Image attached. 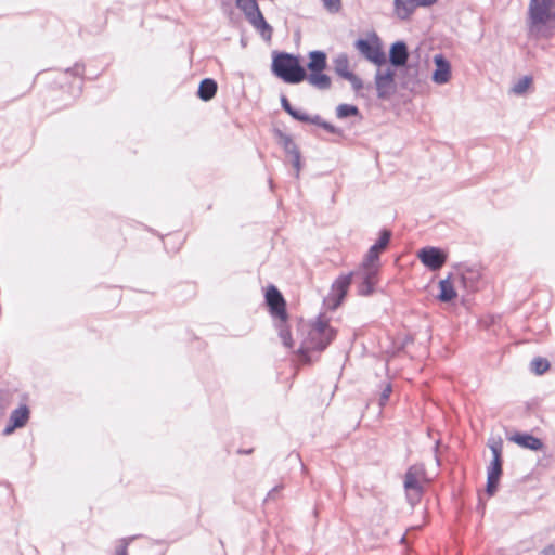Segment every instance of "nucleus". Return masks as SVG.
Here are the masks:
<instances>
[{
	"mask_svg": "<svg viewBox=\"0 0 555 555\" xmlns=\"http://www.w3.org/2000/svg\"><path fill=\"white\" fill-rule=\"evenodd\" d=\"M360 111L356 105L352 104H339L336 107V116L339 119H345L350 116H359Z\"/></svg>",
	"mask_w": 555,
	"mask_h": 555,
	"instance_id": "cd10ccee",
	"label": "nucleus"
},
{
	"mask_svg": "<svg viewBox=\"0 0 555 555\" xmlns=\"http://www.w3.org/2000/svg\"><path fill=\"white\" fill-rule=\"evenodd\" d=\"M390 237H391V232L389 230H382L380 231V234H379V237L378 240L375 242V244H373L362 264L364 266H378L379 267V254L386 249V247L388 246L389 242H390Z\"/></svg>",
	"mask_w": 555,
	"mask_h": 555,
	"instance_id": "9b49d317",
	"label": "nucleus"
},
{
	"mask_svg": "<svg viewBox=\"0 0 555 555\" xmlns=\"http://www.w3.org/2000/svg\"><path fill=\"white\" fill-rule=\"evenodd\" d=\"M135 539V537L124 538L120 540V544L116 547V555H128L127 550L129 544Z\"/></svg>",
	"mask_w": 555,
	"mask_h": 555,
	"instance_id": "473e14b6",
	"label": "nucleus"
},
{
	"mask_svg": "<svg viewBox=\"0 0 555 555\" xmlns=\"http://www.w3.org/2000/svg\"><path fill=\"white\" fill-rule=\"evenodd\" d=\"M357 50L370 62L382 66L386 63L385 53L382 51L377 41L359 38L354 42Z\"/></svg>",
	"mask_w": 555,
	"mask_h": 555,
	"instance_id": "6e6552de",
	"label": "nucleus"
},
{
	"mask_svg": "<svg viewBox=\"0 0 555 555\" xmlns=\"http://www.w3.org/2000/svg\"><path fill=\"white\" fill-rule=\"evenodd\" d=\"M417 257L431 271L439 270L447 261V255L438 247H424L418 250Z\"/></svg>",
	"mask_w": 555,
	"mask_h": 555,
	"instance_id": "9d476101",
	"label": "nucleus"
},
{
	"mask_svg": "<svg viewBox=\"0 0 555 555\" xmlns=\"http://www.w3.org/2000/svg\"><path fill=\"white\" fill-rule=\"evenodd\" d=\"M492 452V460L487 467V486L486 492L492 496L499 486L502 476V441H494L489 444Z\"/></svg>",
	"mask_w": 555,
	"mask_h": 555,
	"instance_id": "20e7f679",
	"label": "nucleus"
},
{
	"mask_svg": "<svg viewBox=\"0 0 555 555\" xmlns=\"http://www.w3.org/2000/svg\"><path fill=\"white\" fill-rule=\"evenodd\" d=\"M334 68L338 76L346 78L352 72L349 70V60L347 54L341 53L334 60Z\"/></svg>",
	"mask_w": 555,
	"mask_h": 555,
	"instance_id": "a878e982",
	"label": "nucleus"
},
{
	"mask_svg": "<svg viewBox=\"0 0 555 555\" xmlns=\"http://www.w3.org/2000/svg\"><path fill=\"white\" fill-rule=\"evenodd\" d=\"M509 440L516 444L532 451H539L543 448V441L528 433H515Z\"/></svg>",
	"mask_w": 555,
	"mask_h": 555,
	"instance_id": "dca6fc26",
	"label": "nucleus"
},
{
	"mask_svg": "<svg viewBox=\"0 0 555 555\" xmlns=\"http://www.w3.org/2000/svg\"><path fill=\"white\" fill-rule=\"evenodd\" d=\"M305 122L317 125V126L323 128L324 130H326L327 132L333 133V134H340L341 133L340 129H338L334 125L323 120L320 115H313V116L309 115L308 116V120H306Z\"/></svg>",
	"mask_w": 555,
	"mask_h": 555,
	"instance_id": "bb28decb",
	"label": "nucleus"
},
{
	"mask_svg": "<svg viewBox=\"0 0 555 555\" xmlns=\"http://www.w3.org/2000/svg\"><path fill=\"white\" fill-rule=\"evenodd\" d=\"M307 81L319 90H327L331 88V77L323 72H312L309 75L306 74Z\"/></svg>",
	"mask_w": 555,
	"mask_h": 555,
	"instance_id": "412c9836",
	"label": "nucleus"
},
{
	"mask_svg": "<svg viewBox=\"0 0 555 555\" xmlns=\"http://www.w3.org/2000/svg\"><path fill=\"white\" fill-rule=\"evenodd\" d=\"M531 81H532L531 77L525 76V77L518 79L514 83V86L512 87V91L515 94H522L528 89V87L530 86Z\"/></svg>",
	"mask_w": 555,
	"mask_h": 555,
	"instance_id": "7c9ffc66",
	"label": "nucleus"
},
{
	"mask_svg": "<svg viewBox=\"0 0 555 555\" xmlns=\"http://www.w3.org/2000/svg\"><path fill=\"white\" fill-rule=\"evenodd\" d=\"M278 328H279V336H280L283 345L287 348H292L293 339H292L291 331L286 326V322L279 321Z\"/></svg>",
	"mask_w": 555,
	"mask_h": 555,
	"instance_id": "c756f323",
	"label": "nucleus"
},
{
	"mask_svg": "<svg viewBox=\"0 0 555 555\" xmlns=\"http://www.w3.org/2000/svg\"><path fill=\"white\" fill-rule=\"evenodd\" d=\"M378 266H364L360 270L353 271V278H360L361 282L358 285V294L361 296H369L374 292V286L377 282Z\"/></svg>",
	"mask_w": 555,
	"mask_h": 555,
	"instance_id": "0eeeda50",
	"label": "nucleus"
},
{
	"mask_svg": "<svg viewBox=\"0 0 555 555\" xmlns=\"http://www.w3.org/2000/svg\"><path fill=\"white\" fill-rule=\"evenodd\" d=\"M439 294L437 298L441 302H450L452 299L456 297V291L450 281V279H444L439 282Z\"/></svg>",
	"mask_w": 555,
	"mask_h": 555,
	"instance_id": "4be33fe9",
	"label": "nucleus"
},
{
	"mask_svg": "<svg viewBox=\"0 0 555 555\" xmlns=\"http://www.w3.org/2000/svg\"><path fill=\"white\" fill-rule=\"evenodd\" d=\"M279 490H280V487H274V488H272V489L269 491V493H268V495H267L266 500L268 501V500L273 499V498H274V494H275Z\"/></svg>",
	"mask_w": 555,
	"mask_h": 555,
	"instance_id": "e433bc0d",
	"label": "nucleus"
},
{
	"mask_svg": "<svg viewBox=\"0 0 555 555\" xmlns=\"http://www.w3.org/2000/svg\"><path fill=\"white\" fill-rule=\"evenodd\" d=\"M65 73L72 76L82 77L85 73V66L83 64L76 63L73 67L66 68Z\"/></svg>",
	"mask_w": 555,
	"mask_h": 555,
	"instance_id": "c9c22d12",
	"label": "nucleus"
},
{
	"mask_svg": "<svg viewBox=\"0 0 555 555\" xmlns=\"http://www.w3.org/2000/svg\"><path fill=\"white\" fill-rule=\"evenodd\" d=\"M29 417V410L26 405H21L13 410L10 415V425L5 427L4 434L12 433L15 428L23 427Z\"/></svg>",
	"mask_w": 555,
	"mask_h": 555,
	"instance_id": "f3484780",
	"label": "nucleus"
},
{
	"mask_svg": "<svg viewBox=\"0 0 555 555\" xmlns=\"http://www.w3.org/2000/svg\"><path fill=\"white\" fill-rule=\"evenodd\" d=\"M404 488L406 490H413L416 494L421 493L422 487L417 479L416 468L410 467L404 476Z\"/></svg>",
	"mask_w": 555,
	"mask_h": 555,
	"instance_id": "393cba45",
	"label": "nucleus"
},
{
	"mask_svg": "<svg viewBox=\"0 0 555 555\" xmlns=\"http://www.w3.org/2000/svg\"><path fill=\"white\" fill-rule=\"evenodd\" d=\"M346 80H348L351 86H352V89L358 92L360 91L362 88H363V81L360 77H358L356 74L351 73L349 74L346 78Z\"/></svg>",
	"mask_w": 555,
	"mask_h": 555,
	"instance_id": "72a5a7b5",
	"label": "nucleus"
},
{
	"mask_svg": "<svg viewBox=\"0 0 555 555\" xmlns=\"http://www.w3.org/2000/svg\"><path fill=\"white\" fill-rule=\"evenodd\" d=\"M395 70L390 67L377 69L375 74V87L377 91V98L385 100L388 99L395 90Z\"/></svg>",
	"mask_w": 555,
	"mask_h": 555,
	"instance_id": "1a4fd4ad",
	"label": "nucleus"
},
{
	"mask_svg": "<svg viewBox=\"0 0 555 555\" xmlns=\"http://www.w3.org/2000/svg\"><path fill=\"white\" fill-rule=\"evenodd\" d=\"M217 89V82L212 78H205L198 86L197 95L201 100L207 102L216 95Z\"/></svg>",
	"mask_w": 555,
	"mask_h": 555,
	"instance_id": "6ab92c4d",
	"label": "nucleus"
},
{
	"mask_svg": "<svg viewBox=\"0 0 555 555\" xmlns=\"http://www.w3.org/2000/svg\"><path fill=\"white\" fill-rule=\"evenodd\" d=\"M354 272H349L347 274L339 275L332 284V291L337 298V304H339L347 294V291L351 284Z\"/></svg>",
	"mask_w": 555,
	"mask_h": 555,
	"instance_id": "a211bd4d",
	"label": "nucleus"
},
{
	"mask_svg": "<svg viewBox=\"0 0 555 555\" xmlns=\"http://www.w3.org/2000/svg\"><path fill=\"white\" fill-rule=\"evenodd\" d=\"M479 273L475 270L468 269L461 273L460 280L465 289L468 292H475L478 287Z\"/></svg>",
	"mask_w": 555,
	"mask_h": 555,
	"instance_id": "5701e85b",
	"label": "nucleus"
},
{
	"mask_svg": "<svg viewBox=\"0 0 555 555\" xmlns=\"http://www.w3.org/2000/svg\"><path fill=\"white\" fill-rule=\"evenodd\" d=\"M236 7L243 11L249 24L257 29L263 39L270 40L273 28L263 17L256 0H235Z\"/></svg>",
	"mask_w": 555,
	"mask_h": 555,
	"instance_id": "7ed1b4c3",
	"label": "nucleus"
},
{
	"mask_svg": "<svg viewBox=\"0 0 555 555\" xmlns=\"http://www.w3.org/2000/svg\"><path fill=\"white\" fill-rule=\"evenodd\" d=\"M555 16V0H531L529 5L530 34L540 24L547 23Z\"/></svg>",
	"mask_w": 555,
	"mask_h": 555,
	"instance_id": "39448f33",
	"label": "nucleus"
},
{
	"mask_svg": "<svg viewBox=\"0 0 555 555\" xmlns=\"http://www.w3.org/2000/svg\"><path fill=\"white\" fill-rule=\"evenodd\" d=\"M530 369L537 375H542L550 369V362L545 358L537 357L531 361Z\"/></svg>",
	"mask_w": 555,
	"mask_h": 555,
	"instance_id": "c85d7f7f",
	"label": "nucleus"
},
{
	"mask_svg": "<svg viewBox=\"0 0 555 555\" xmlns=\"http://www.w3.org/2000/svg\"><path fill=\"white\" fill-rule=\"evenodd\" d=\"M272 73L286 83L296 85L306 79V69L299 57L287 52H275L272 60Z\"/></svg>",
	"mask_w": 555,
	"mask_h": 555,
	"instance_id": "f257e3e1",
	"label": "nucleus"
},
{
	"mask_svg": "<svg viewBox=\"0 0 555 555\" xmlns=\"http://www.w3.org/2000/svg\"><path fill=\"white\" fill-rule=\"evenodd\" d=\"M437 0H395V12L397 16L404 21L408 20L413 12L420 7H429Z\"/></svg>",
	"mask_w": 555,
	"mask_h": 555,
	"instance_id": "f8f14e48",
	"label": "nucleus"
},
{
	"mask_svg": "<svg viewBox=\"0 0 555 555\" xmlns=\"http://www.w3.org/2000/svg\"><path fill=\"white\" fill-rule=\"evenodd\" d=\"M281 106L295 120L302 122L308 120L309 115L302 111L294 108L285 95H281Z\"/></svg>",
	"mask_w": 555,
	"mask_h": 555,
	"instance_id": "b1692460",
	"label": "nucleus"
},
{
	"mask_svg": "<svg viewBox=\"0 0 555 555\" xmlns=\"http://www.w3.org/2000/svg\"><path fill=\"white\" fill-rule=\"evenodd\" d=\"M307 67L310 73L323 72L326 68V54L320 50L311 51L309 53V62Z\"/></svg>",
	"mask_w": 555,
	"mask_h": 555,
	"instance_id": "aec40b11",
	"label": "nucleus"
},
{
	"mask_svg": "<svg viewBox=\"0 0 555 555\" xmlns=\"http://www.w3.org/2000/svg\"><path fill=\"white\" fill-rule=\"evenodd\" d=\"M241 453L249 454L251 450L240 451Z\"/></svg>",
	"mask_w": 555,
	"mask_h": 555,
	"instance_id": "4c0bfd02",
	"label": "nucleus"
},
{
	"mask_svg": "<svg viewBox=\"0 0 555 555\" xmlns=\"http://www.w3.org/2000/svg\"><path fill=\"white\" fill-rule=\"evenodd\" d=\"M278 138L280 139V144L283 146L284 151L292 156V164L296 170L295 176L298 178L300 171V152L297 145L294 143L292 137L282 132L281 130L275 131Z\"/></svg>",
	"mask_w": 555,
	"mask_h": 555,
	"instance_id": "ddd939ff",
	"label": "nucleus"
},
{
	"mask_svg": "<svg viewBox=\"0 0 555 555\" xmlns=\"http://www.w3.org/2000/svg\"><path fill=\"white\" fill-rule=\"evenodd\" d=\"M434 63L436 65V69L431 76L433 81L437 85L447 83L451 78L450 62L442 54H436L434 56Z\"/></svg>",
	"mask_w": 555,
	"mask_h": 555,
	"instance_id": "4468645a",
	"label": "nucleus"
},
{
	"mask_svg": "<svg viewBox=\"0 0 555 555\" xmlns=\"http://www.w3.org/2000/svg\"><path fill=\"white\" fill-rule=\"evenodd\" d=\"M409 59V51L404 41H396L389 50V62L395 67L404 66Z\"/></svg>",
	"mask_w": 555,
	"mask_h": 555,
	"instance_id": "2eb2a0df",
	"label": "nucleus"
},
{
	"mask_svg": "<svg viewBox=\"0 0 555 555\" xmlns=\"http://www.w3.org/2000/svg\"><path fill=\"white\" fill-rule=\"evenodd\" d=\"M325 10L330 13H337L341 9V0H321Z\"/></svg>",
	"mask_w": 555,
	"mask_h": 555,
	"instance_id": "2f4dec72",
	"label": "nucleus"
},
{
	"mask_svg": "<svg viewBox=\"0 0 555 555\" xmlns=\"http://www.w3.org/2000/svg\"><path fill=\"white\" fill-rule=\"evenodd\" d=\"M336 331L330 326L327 320L319 317L311 325L307 338L304 340L299 352L306 356L309 351H323L335 338Z\"/></svg>",
	"mask_w": 555,
	"mask_h": 555,
	"instance_id": "f03ea898",
	"label": "nucleus"
},
{
	"mask_svg": "<svg viewBox=\"0 0 555 555\" xmlns=\"http://www.w3.org/2000/svg\"><path fill=\"white\" fill-rule=\"evenodd\" d=\"M391 392H392L391 385L390 384H386L385 387L383 388L382 392H380V396H379V405L380 406L386 405V403L389 400V397H390Z\"/></svg>",
	"mask_w": 555,
	"mask_h": 555,
	"instance_id": "f704fd0d",
	"label": "nucleus"
},
{
	"mask_svg": "<svg viewBox=\"0 0 555 555\" xmlns=\"http://www.w3.org/2000/svg\"><path fill=\"white\" fill-rule=\"evenodd\" d=\"M264 297L271 315L280 322H286V302L281 292L274 285H270Z\"/></svg>",
	"mask_w": 555,
	"mask_h": 555,
	"instance_id": "423d86ee",
	"label": "nucleus"
}]
</instances>
